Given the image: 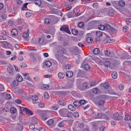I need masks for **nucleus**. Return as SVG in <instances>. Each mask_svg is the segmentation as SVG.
Here are the masks:
<instances>
[{"label":"nucleus","instance_id":"nucleus-7","mask_svg":"<svg viewBox=\"0 0 131 131\" xmlns=\"http://www.w3.org/2000/svg\"><path fill=\"white\" fill-rule=\"evenodd\" d=\"M18 82L17 81H13L12 83L11 84L10 86L12 88L15 89V86H17L18 85Z\"/></svg>","mask_w":131,"mask_h":131},{"label":"nucleus","instance_id":"nucleus-51","mask_svg":"<svg viewBox=\"0 0 131 131\" xmlns=\"http://www.w3.org/2000/svg\"><path fill=\"white\" fill-rule=\"evenodd\" d=\"M23 129V127L21 125L16 129V131H22Z\"/></svg>","mask_w":131,"mask_h":131},{"label":"nucleus","instance_id":"nucleus-62","mask_svg":"<svg viewBox=\"0 0 131 131\" xmlns=\"http://www.w3.org/2000/svg\"><path fill=\"white\" fill-rule=\"evenodd\" d=\"M65 92L64 91L58 92V95H63L65 94Z\"/></svg>","mask_w":131,"mask_h":131},{"label":"nucleus","instance_id":"nucleus-9","mask_svg":"<svg viewBox=\"0 0 131 131\" xmlns=\"http://www.w3.org/2000/svg\"><path fill=\"white\" fill-rule=\"evenodd\" d=\"M73 85V84L72 83H68L63 88L65 89H70L72 87Z\"/></svg>","mask_w":131,"mask_h":131},{"label":"nucleus","instance_id":"nucleus-13","mask_svg":"<svg viewBox=\"0 0 131 131\" xmlns=\"http://www.w3.org/2000/svg\"><path fill=\"white\" fill-rule=\"evenodd\" d=\"M96 34L97 37H100L102 36L103 35L105 34V33H103L102 32L99 31H97L96 32Z\"/></svg>","mask_w":131,"mask_h":131},{"label":"nucleus","instance_id":"nucleus-40","mask_svg":"<svg viewBox=\"0 0 131 131\" xmlns=\"http://www.w3.org/2000/svg\"><path fill=\"white\" fill-rule=\"evenodd\" d=\"M124 85L122 84H119L118 86V89L120 90H122L124 88Z\"/></svg>","mask_w":131,"mask_h":131},{"label":"nucleus","instance_id":"nucleus-8","mask_svg":"<svg viewBox=\"0 0 131 131\" xmlns=\"http://www.w3.org/2000/svg\"><path fill=\"white\" fill-rule=\"evenodd\" d=\"M31 99L33 101V103L34 104L38 103L39 102L37 101L38 100V97L36 95L32 96L31 97Z\"/></svg>","mask_w":131,"mask_h":131},{"label":"nucleus","instance_id":"nucleus-28","mask_svg":"<svg viewBox=\"0 0 131 131\" xmlns=\"http://www.w3.org/2000/svg\"><path fill=\"white\" fill-rule=\"evenodd\" d=\"M50 19L48 18H46L44 19V23L46 24L50 23Z\"/></svg>","mask_w":131,"mask_h":131},{"label":"nucleus","instance_id":"nucleus-60","mask_svg":"<svg viewBox=\"0 0 131 131\" xmlns=\"http://www.w3.org/2000/svg\"><path fill=\"white\" fill-rule=\"evenodd\" d=\"M38 106L40 108H43L45 106L44 104L43 103H39L38 104Z\"/></svg>","mask_w":131,"mask_h":131},{"label":"nucleus","instance_id":"nucleus-20","mask_svg":"<svg viewBox=\"0 0 131 131\" xmlns=\"http://www.w3.org/2000/svg\"><path fill=\"white\" fill-rule=\"evenodd\" d=\"M73 104L76 107H79L80 105V101H75L73 102Z\"/></svg>","mask_w":131,"mask_h":131},{"label":"nucleus","instance_id":"nucleus-45","mask_svg":"<svg viewBox=\"0 0 131 131\" xmlns=\"http://www.w3.org/2000/svg\"><path fill=\"white\" fill-rule=\"evenodd\" d=\"M90 66L88 64H86L84 66V69L86 70H88L90 69Z\"/></svg>","mask_w":131,"mask_h":131},{"label":"nucleus","instance_id":"nucleus-47","mask_svg":"<svg viewBox=\"0 0 131 131\" xmlns=\"http://www.w3.org/2000/svg\"><path fill=\"white\" fill-rule=\"evenodd\" d=\"M131 119L130 116L129 115H127L125 116V119L126 120H129Z\"/></svg>","mask_w":131,"mask_h":131},{"label":"nucleus","instance_id":"nucleus-54","mask_svg":"<svg viewBox=\"0 0 131 131\" xmlns=\"http://www.w3.org/2000/svg\"><path fill=\"white\" fill-rule=\"evenodd\" d=\"M78 25L79 27H82L84 26V23L83 22H80L79 23Z\"/></svg>","mask_w":131,"mask_h":131},{"label":"nucleus","instance_id":"nucleus-55","mask_svg":"<svg viewBox=\"0 0 131 131\" xmlns=\"http://www.w3.org/2000/svg\"><path fill=\"white\" fill-rule=\"evenodd\" d=\"M29 128L30 129H32L33 130V129L35 128V126L34 124H31L29 125Z\"/></svg>","mask_w":131,"mask_h":131},{"label":"nucleus","instance_id":"nucleus-31","mask_svg":"<svg viewBox=\"0 0 131 131\" xmlns=\"http://www.w3.org/2000/svg\"><path fill=\"white\" fill-rule=\"evenodd\" d=\"M98 28L99 29L101 30H104L105 26L102 25H100L98 26Z\"/></svg>","mask_w":131,"mask_h":131},{"label":"nucleus","instance_id":"nucleus-38","mask_svg":"<svg viewBox=\"0 0 131 131\" xmlns=\"http://www.w3.org/2000/svg\"><path fill=\"white\" fill-rule=\"evenodd\" d=\"M104 63V65L105 67H108L110 66V63L109 61H105Z\"/></svg>","mask_w":131,"mask_h":131},{"label":"nucleus","instance_id":"nucleus-41","mask_svg":"<svg viewBox=\"0 0 131 131\" xmlns=\"http://www.w3.org/2000/svg\"><path fill=\"white\" fill-rule=\"evenodd\" d=\"M47 122L49 125H52L53 123V121L52 119H51L49 120Z\"/></svg>","mask_w":131,"mask_h":131},{"label":"nucleus","instance_id":"nucleus-15","mask_svg":"<svg viewBox=\"0 0 131 131\" xmlns=\"http://www.w3.org/2000/svg\"><path fill=\"white\" fill-rule=\"evenodd\" d=\"M68 108L72 111H74L75 110V107L72 105L70 104L68 106Z\"/></svg>","mask_w":131,"mask_h":131},{"label":"nucleus","instance_id":"nucleus-48","mask_svg":"<svg viewBox=\"0 0 131 131\" xmlns=\"http://www.w3.org/2000/svg\"><path fill=\"white\" fill-rule=\"evenodd\" d=\"M71 66L69 64H67L65 66L64 69L68 70L71 68Z\"/></svg>","mask_w":131,"mask_h":131},{"label":"nucleus","instance_id":"nucleus-44","mask_svg":"<svg viewBox=\"0 0 131 131\" xmlns=\"http://www.w3.org/2000/svg\"><path fill=\"white\" fill-rule=\"evenodd\" d=\"M7 70L9 73L12 72L13 70V68L10 66L8 67L7 69Z\"/></svg>","mask_w":131,"mask_h":131},{"label":"nucleus","instance_id":"nucleus-5","mask_svg":"<svg viewBox=\"0 0 131 131\" xmlns=\"http://www.w3.org/2000/svg\"><path fill=\"white\" fill-rule=\"evenodd\" d=\"M77 76L78 77L84 78L85 77V74L82 70H79Z\"/></svg>","mask_w":131,"mask_h":131},{"label":"nucleus","instance_id":"nucleus-4","mask_svg":"<svg viewBox=\"0 0 131 131\" xmlns=\"http://www.w3.org/2000/svg\"><path fill=\"white\" fill-rule=\"evenodd\" d=\"M20 110L23 111L25 113L27 114H29L30 115H32V112L26 108L21 107H20Z\"/></svg>","mask_w":131,"mask_h":131},{"label":"nucleus","instance_id":"nucleus-35","mask_svg":"<svg viewBox=\"0 0 131 131\" xmlns=\"http://www.w3.org/2000/svg\"><path fill=\"white\" fill-rule=\"evenodd\" d=\"M34 3L38 6L40 5L41 4V1L40 0H35Z\"/></svg>","mask_w":131,"mask_h":131},{"label":"nucleus","instance_id":"nucleus-32","mask_svg":"<svg viewBox=\"0 0 131 131\" xmlns=\"http://www.w3.org/2000/svg\"><path fill=\"white\" fill-rule=\"evenodd\" d=\"M86 41L88 43L91 42L93 41L92 38L90 37H88L86 39Z\"/></svg>","mask_w":131,"mask_h":131},{"label":"nucleus","instance_id":"nucleus-18","mask_svg":"<svg viewBox=\"0 0 131 131\" xmlns=\"http://www.w3.org/2000/svg\"><path fill=\"white\" fill-rule=\"evenodd\" d=\"M111 27L108 24L105 25V30L109 32L110 31Z\"/></svg>","mask_w":131,"mask_h":131},{"label":"nucleus","instance_id":"nucleus-23","mask_svg":"<svg viewBox=\"0 0 131 131\" xmlns=\"http://www.w3.org/2000/svg\"><path fill=\"white\" fill-rule=\"evenodd\" d=\"M65 76V74L62 72H60L58 74V76L60 78H63Z\"/></svg>","mask_w":131,"mask_h":131},{"label":"nucleus","instance_id":"nucleus-2","mask_svg":"<svg viewBox=\"0 0 131 131\" xmlns=\"http://www.w3.org/2000/svg\"><path fill=\"white\" fill-rule=\"evenodd\" d=\"M60 30L61 31H64L69 34H71L68 26L63 25L61 27Z\"/></svg>","mask_w":131,"mask_h":131},{"label":"nucleus","instance_id":"nucleus-25","mask_svg":"<svg viewBox=\"0 0 131 131\" xmlns=\"http://www.w3.org/2000/svg\"><path fill=\"white\" fill-rule=\"evenodd\" d=\"M72 115H73V117L75 118H77L79 116V113L77 112H74Z\"/></svg>","mask_w":131,"mask_h":131},{"label":"nucleus","instance_id":"nucleus-12","mask_svg":"<svg viewBox=\"0 0 131 131\" xmlns=\"http://www.w3.org/2000/svg\"><path fill=\"white\" fill-rule=\"evenodd\" d=\"M118 5L120 7H123L125 5V3L123 0H121L118 2Z\"/></svg>","mask_w":131,"mask_h":131},{"label":"nucleus","instance_id":"nucleus-27","mask_svg":"<svg viewBox=\"0 0 131 131\" xmlns=\"http://www.w3.org/2000/svg\"><path fill=\"white\" fill-rule=\"evenodd\" d=\"M88 83L86 82H84L83 84V87L85 89L88 88H89V87L88 86Z\"/></svg>","mask_w":131,"mask_h":131},{"label":"nucleus","instance_id":"nucleus-46","mask_svg":"<svg viewBox=\"0 0 131 131\" xmlns=\"http://www.w3.org/2000/svg\"><path fill=\"white\" fill-rule=\"evenodd\" d=\"M11 112L12 113H14L16 112V108L14 107H12L10 110Z\"/></svg>","mask_w":131,"mask_h":131},{"label":"nucleus","instance_id":"nucleus-53","mask_svg":"<svg viewBox=\"0 0 131 131\" xmlns=\"http://www.w3.org/2000/svg\"><path fill=\"white\" fill-rule=\"evenodd\" d=\"M92 92L94 93L95 94L98 93L99 92L98 89L97 88L93 89L92 90Z\"/></svg>","mask_w":131,"mask_h":131},{"label":"nucleus","instance_id":"nucleus-50","mask_svg":"<svg viewBox=\"0 0 131 131\" xmlns=\"http://www.w3.org/2000/svg\"><path fill=\"white\" fill-rule=\"evenodd\" d=\"M80 105H83L86 103V101L85 100H81L80 101Z\"/></svg>","mask_w":131,"mask_h":131},{"label":"nucleus","instance_id":"nucleus-1","mask_svg":"<svg viewBox=\"0 0 131 131\" xmlns=\"http://www.w3.org/2000/svg\"><path fill=\"white\" fill-rule=\"evenodd\" d=\"M60 115L61 117H72V114L69 112L68 110L66 108L61 109L59 111Z\"/></svg>","mask_w":131,"mask_h":131},{"label":"nucleus","instance_id":"nucleus-11","mask_svg":"<svg viewBox=\"0 0 131 131\" xmlns=\"http://www.w3.org/2000/svg\"><path fill=\"white\" fill-rule=\"evenodd\" d=\"M66 50L64 48H63L62 50H59L58 51V54H59L58 56L60 55V56H61L63 54L66 53Z\"/></svg>","mask_w":131,"mask_h":131},{"label":"nucleus","instance_id":"nucleus-24","mask_svg":"<svg viewBox=\"0 0 131 131\" xmlns=\"http://www.w3.org/2000/svg\"><path fill=\"white\" fill-rule=\"evenodd\" d=\"M104 53L105 56H109L111 54V51L109 50H107L104 51Z\"/></svg>","mask_w":131,"mask_h":131},{"label":"nucleus","instance_id":"nucleus-33","mask_svg":"<svg viewBox=\"0 0 131 131\" xmlns=\"http://www.w3.org/2000/svg\"><path fill=\"white\" fill-rule=\"evenodd\" d=\"M17 81L18 82H21L23 80V78L22 77L20 76H18L16 78Z\"/></svg>","mask_w":131,"mask_h":131},{"label":"nucleus","instance_id":"nucleus-49","mask_svg":"<svg viewBox=\"0 0 131 131\" xmlns=\"http://www.w3.org/2000/svg\"><path fill=\"white\" fill-rule=\"evenodd\" d=\"M23 36L24 38H27L29 36V34L27 32H25L23 33Z\"/></svg>","mask_w":131,"mask_h":131},{"label":"nucleus","instance_id":"nucleus-16","mask_svg":"<svg viewBox=\"0 0 131 131\" xmlns=\"http://www.w3.org/2000/svg\"><path fill=\"white\" fill-rule=\"evenodd\" d=\"M11 33L13 36H16L18 34V31L16 29H13L11 31Z\"/></svg>","mask_w":131,"mask_h":131},{"label":"nucleus","instance_id":"nucleus-22","mask_svg":"<svg viewBox=\"0 0 131 131\" xmlns=\"http://www.w3.org/2000/svg\"><path fill=\"white\" fill-rule=\"evenodd\" d=\"M112 77L114 79H116L117 78V73L116 72L114 71L112 74Z\"/></svg>","mask_w":131,"mask_h":131},{"label":"nucleus","instance_id":"nucleus-26","mask_svg":"<svg viewBox=\"0 0 131 131\" xmlns=\"http://www.w3.org/2000/svg\"><path fill=\"white\" fill-rule=\"evenodd\" d=\"M23 74L25 77V79L26 80H28L29 78V76L28 73H23Z\"/></svg>","mask_w":131,"mask_h":131},{"label":"nucleus","instance_id":"nucleus-36","mask_svg":"<svg viewBox=\"0 0 131 131\" xmlns=\"http://www.w3.org/2000/svg\"><path fill=\"white\" fill-rule=\"evenodd\" d=\"M44 96L46 99H48L49 98V95L47 92H45L44 93Z\"/></svg>","mask_w":131,"mask_h":131},{"label":"nucleus","instance_id":"nucleus-57","mask_svg":"<svg viewBox=\"0 0 131 131\" xmlns=\"http://www.w3.org/2000/svg\"><path fill=\"white\" fill-rule=\"evenodd\" d=\"M20 65L21 67L22 68H24L25 67H26L27 66V65L25 63H21Z\"/></svg>","mask_w":131,"mask_h":131},{"label":"nucleus","instance_id":"nucleus-59","mask_svg":"<svg viewBox=\"0 0 131 131\" xmlns=\"http://www.w3.org/2000/svg\"><path fill=\"white\" fill-rule=\"evenodd\" d=\"M4 87L3 85L0 83V91H4Z\"/></svg>","mask_w":131,"mask_h":131},{"label":"nucleus","instance_id":"nucleus-52","mask_svg":"<svg viewBox=\"0 0 131 131\" xmlns=\"http://www.w3.org/2000/svg\"><path fill=\"white\" fill-rule=\"evenodd\" d=\"M103 114L101 113H98L96 115L97 118H102Z\"/></svg>","mask_w":131,"mask_h":131},{"label":"nucleus","instance_id":"nucleus-21","mask_svg":"<svg viewBox=\"0 0 131 131\" xmlns=\"http://www.w3.org/2000/svg\"><path fill=\"white\" fill-rule=\"evenodd\" d=\"M93 52L94 54H97L100 53V51L98 48H95L93 50Z\"/></svg>","mask_w":131,"mask_h":131},{"label":"nucleus","instance_id":"nucleus-63","mask_svg":"<svg viewBox=\"0 0 131 131\" xmlns=\"http://www.w3.org/2000/svg\"><path fill=\"white\" fill-rule=\"evenodd\" d=\"M128 27L127 26H125L123 28V31L124 32H126L128 30Z\"/></svg>","mask_w":131,"mask_h":131},{"label":"nucleus","instance_id":"nucleus-17","mask_svg":"<svg viewBox=\"0 0 131 131\" xmlns=\"http://www.w3.org/2000/svg\"><path fill=\"white\" fill-rule=\"evenodd\" d=\"M114 9L112 8L110 9L109 10V12H108V15L110 16H112L114 15Z\"/></svg>","mask_w":131,"mask_h":131},{"label":"nucleus","instance_id":"nucleus-3","mask_svg":"<svg viewBox=\"0 0 131 131\" xmlns=\"http://www.w3.org/2000/svg\"><path fill=\"white\" fill-rule=\"evenodd\" d=\"M36 113L38 114L40 116H41L44 113H51L50 111L48 110L41 111L39 110H37L36 111Z\"/></svg>","mask_w":131,"mask_h":131},{"label":"nucleus","instance_id":"nucleus-6","mask_svg":"<svg viewBox=\"0 0 131 131\" xmlns=\"http://www.w3.org/2000/svg\"><path fill=\"white\" fill-rule=\"evenodd\" d=\"M114 118L115 119L120 120L123 118V117L121 115H119L118 113H114L113 114Z\"/></svg>","mask_w":131,"mask_h":131},{"label":"nucleus","instance_id":"nucleus-64","mask_svg":"<svg viewBox=\"0 0 131 131\" xmlns=\"http://www.w3.org/2000/svg\"><path fill=\"white\" fill-rule=\"evenodd\" d=\"M23 21L20 18L18 20V24H21L23 23Z\"/></svg>","mask_w":131,"mask_h":131},{"label":"nucleus","instance_id":"nucleus-14","mask_svg":"<svg viewBox=\"0 0 131 131\" xmlns=\"http://www.w3.org/2000/svg\"><path fill=\"white\" fill-rule=\"evenodd\" d=\"M66 74L67 77L68 78H70L73 76V73L71 71H67Z\"/></svg>","mask_w":131,"mask_h":131},{"label":"nucleus","instance_id":"nucleus-34","mask_svg":"<svg viewBox=\"0 0 131 131\" xmlns=\"http://www.w3.org/2000/svg\"><path fill=\"white\" fill-rule=\"evenodd\" d=\"M71 32L72 34L75 35H76L78 33V31L77 30L75 29H73Z\"/></svg>","mask_w":131,"mask_h":131},{"label":"nucleus","instance_id":"nucleus-10","mask_svg":"<svg viewBox=\"0 0 131 131\" xmlns=\"http://www.w3.org/2000/svg\"><path fill=\"white\" fill-rule=\"evenodd\" d=\"M105 102V100H99L96 103L97 105L103 106L104 105Z\"/></svg>","mask_w":131,"mask_h":131},{"label":"nucleus","instance_id":"nucleus-42","mask_svg":"<svg viewBox=\"0 0 131 131\" xmlns=\"http://www.w3.org/2000/svg\"><path fill=\"white\" fill-rule=\"evenodd\" d=\"M2 45L4 47H6L8 46V42L6 41H4L2 42Z\"/></svg>","mask_w":131,"mask_h":131},{"label":"nucleus","instance_id":"nucleus-30","mask_svg":"<svg viewBox=\"0 0 131 131\" xmlns=\"http://www.w3.org/2000/svg\"><path fill=\"white\" fill-rule=\"evenodd\" d=\"M126 23L128 25H131V19L129 18H126Z\"/></svg>","mask_w":131,"mask_h":131},{"label":"nucleus","instance_id":"nucleus-43","mask_svg":"<svg viewBox=\"0 0 131 131\" xmlns=\"http://www.w3.org/2000/svg\"><path fill=\"white\" fill-rule=\"evenodd\" d=\"M67 17L68 18H71L73 17V13L70 12L67 13Z\"/></svg>","mask_w":131,"mask_h":131},{"label":"nucleus","instance_id":"nucleus-58","mask_svg":"<svg viewBox=\"0 0 131 131\" xmlns=\"http://www.w3.org/2000/svg\"><path fill=\"white\" fill-rule=\"evenodd\" d=\"M103 86L104 88L106 89H107L109 86L108 84L106 83H104L103 84Z\"/></svg>","mask_w":131,"mask_h":131},{"label":"nucleus","instance_id":"nucleus-61","mask_svg":"<svg viewBox=\"0 0 131 131\" xmlns=\"http://www.w3.org/2000/svg\"><path fill=\"white\" fill-rule=\"evenodd\" d=\"M26 15L27 17H29L31 16V13L30 12H27L26 13Z\"/></svg>","mask_w":131,"mask_h":131},{"label":"nucleus","instance_id":"nucleus-37","mask_svg":"<svg viewBox=\"0 0 131 131\" xmlns=\"http://www.w3.org/2000/svg\"><path fill=\"white\" fill-rule=\"evenodd\" d=\"M45 64L47 67H50L52 64V63L50 61H47L45 62Z\"/></svg>","mask_w":131,"mask_h":131},{"label":"nucleus","instance_id":"nucleus-29","mask_svg":"<svg viewBox=\"0 0 131 131\" xmlns=\"http://www.w3.org/2000/svg\"><path fill=\"white\" fill-rule=\"evenodd\" d=\"M59 105L61 106H64L66 104V103L65 101L59 100L58 102Z\"/></svg>","mask_w":131,"mask_h":131},{"label":"nucleus","instance_id":"nucleus-56","mask_svg":"<svg viewBox=\"0 0 131 131\" xmlns=\"http://www.w3.org/2000/svg\"><path fill=\"white\" fill-rule=\"evenodd\" d=\"M64 124L62 122L59 123L58 124V125L60 127H63L64 126Z\"/></svg>","mask_w":131,"mask_h":131},{"label":"nucleus","instance_id":"nucleus-19","mask_svg":"<svg viewBox=\"0 0 131 131\" xmlns=\"http://www.w3.org/2000/svg\"><path fill=\"white\" fill-rule=\"evenodd\" d=\"M48 113L47 114V113H44L41 116V117L45 121L46 120L48 117L47 116V115L48 114Z\"/></svg>","mask_w":131,"mask_h":131},{"label":"nucleus","instance_id":"nucleus-39","mask_svg":"<svg viewBox=\"0 0 131 131\" xmlns=\"http://www.w3.org/2000/svg\"><path fill=\"white\" fill-rule=\"evenodd\" d=\"M44 39L42 37H39L38 42L40 44H42L43 43Z\"/></svg>","mask_w":131,"mask_h":131}]
</instances>
